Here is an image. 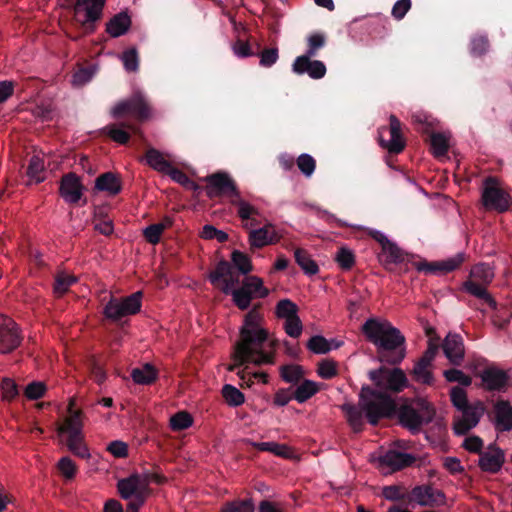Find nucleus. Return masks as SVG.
Wrapping results in <instances>:
<instances>
[{"label":"nucleus","mask_w":512,"mask_h":512,"mask_svg":"<svg viewBox=\"0 0 512 512\" xmlns=\"http://www.w3.org/2000/svg\"><path fill=\"white\" fill-rule=\"evenodd\" d=\"M208 280L214 288L232 295L235 305L241 310H246L253 298H264L269 293L263 281L256 276H246L240 281L239 273L225 259L220 260L210 271Z\"/></svg>","instance_id":"1"},{"label":"nucleus","mask_w":512,"mask_h":512,"mask_svg":"<svg viewBox=\"0 0 512 512\" xmlns=\"http://www.w3.org/2000/svg\"><path fill=\"white\" fill-rule=\"evenodd\" d=\"M273 342L268 339L267 331L258 322H244L240 330V340L233 353L234 363L228 366L234 371L246 363L255 365L273 363Z\"/></svg>","instance_id":"2"},{"label":"nucleus","mask_w":512,"mask_h":512,"mask_svg":"<svg viewBox=\"0 0 512 512\" xmlns=\"http://www.w3.org/2000/svg\"><path fill=\"white\" fill-rule=\"evenodd\" d=\"M349 425L355 432L363 427V412L370 424L376 425L379 419L390 416L395 410L393 399L385 392H379L369 387H363L360 393L359 407L344 404L341 407Z\"/></svg>","instance_id":"3"},{"label":"nucleus","mask_w":512,"mask_h":512,"mask_svg":"<svg viewBox=\"0 0 512 512\" xmlns=\"http://www.w3.org/2000/svg\"><path fill=\"white\" fill-rule=\"evenodd\" d=\"M362 331L367 339L386 350V362L398 363L405 356V338L400 331L387 322H365Z\"/></svg>","instance_id":"4"},{"label":"nucleus","mask_w":512,"mask_h":512,"mask_svg":"<svg viewBox=\"0 0 512 512\" xmlns=\"http://www.w3.org/2000/svg\"><path fill=\"white\" fill-rule=\"evenodd\" d=\"M75 399L71 398L68 404V415L64 418L57 432L59 436H66V445L70 452L75 456L89 459L90 451L84 442L83 413L79 409H74Z\"/></svg>","instance_id":"5"},{"label":"nucleus","mask_w":512,"mask_h":512,"mask_svg":"<svg viewBox=\"0 0 512 512\" xmlns=\"http://www.w3.org/2000/svg\"><path fill=\"white\" fill-rule=\"evenodd\" d=\"M63 4L71 7L74 12L73 21L83 34H91L96 30V23L102 18L106 0H63Z\"/></svg>","instance_id":"6"},{"label":"nucleus","mask_w":512,"mask_h":512,"mask_svg":"<svg viewBox=\"0 0 512 512\" xmlns=\"http://www.w3.org/2000/svg\"><path fill=\"white\" fill-rule=\"evenodd\" d=\"M493 278L494 272L491 266L486 263H478L471 268L469 278L463 283V288L467 293L481 300L490 309L495 310L497 303L486 289V286L492 282Z\"/></svg>","instance_id":"7"},{"label":"nucleus","mask_w":512,"mask_h":512,"mask_svg":"<svg viewBox=\"0 0 512 512\" xmlns=\"http://www.w3.org/2000/svg\"><path fill=\"white\" fill-rule=\"evenodd\" d=\"M481 201L488 211L505 213L512 208V197L498 178L489 176L483 181Z\"/></svg>","instance_id":"8"},{"label":"nucleus","mask_w":512,"mask_h":512,"mask_svg":"<svg viewBox=\"0 0 512 512\" xmlns=\"http://www.w3.org/2000/svg\"><path fill=\"white\" fill-rule=\"evenodd\" d=\"M143 292L136 291L128 296L111 295L103 308L107 320H120L124 317L134 316L142 307Z\"/></svg>","instance_id":"9"},{"label":"nucleus","mask_w":512,"mask_h":512,"mask_svg":"<svg viewBox=\"0 0 512 512\" xmlns=\"http://www.w3.org/2000/svg\"><path fill=\"white\" fill-rule=\"evenodd\" d=\"M117 488L122 498L131 500L128 505L139 510L149 495V480L146 476L132 475L119 480Z\"/></svg>","instance_id":"10"},{"label":"nucleus","mask_w":512,"mask_h":512,"mask_svg":"<svg viewBox=\"0 0 512 512\" xmlns=\"http://www.w3.org/2000/svg\"><path fill=\"white\" fill-rule=\"evenodd\" d=\"M411 119L417 131L429 137L434 156L441 157L446 155L449 150L448 139L443 133L432 132L434 119L421 112L412 114Z\"/></svg>","instance_id":"11"},{"label":"nucleus","mask_w":512,"mask_h":512,"mask_svg":"<svg viewBox=\"0 0 512 512\" xmlns=\"http://www.w3.org/2000/svg\"><path fill=\"white\" fill-rule=\"evenodd\" d=\"M434 416V409L425 400H418L414 406H404L399 412L402 426L416 432L420 427L429 423Z\"/></svg>","instance_id":"12"},{"label":"nucleus","mask_w":512,"mask_h":512,"mask_svg":"<svg viewBox=\"0 0 512 512\" xmlns=\"http://www.w3.org/2000/svg\"><path fill=\"white\" fill-rule=\"evenodd\" d=\"M124 114H131L140 121L150 117V104L140 91L134 92L130 98L119 102L112 110L114 118H121Z\"/></svg>","instance_id":"13"},{"label":"nucleus","mask_w":512,"mask_h":512,"mask_svg":"<svg viewBox=\"0 0 512 512\" xmlns=\"http://www.w3.org/2000/svg\"><path fill=\"white\" fill-rule=\"evenodd\" d=\"M370 379L383 390L400 392L407 387V378L403 370L399 368H380L369 372Z\"/></svg>","instance_id":"14"},{"label":"nucleus","mask_w":512,"mask_h":512,"mask_svg":"<svg viewBox=\"0 0 512 512\" xmlns=\"http://www.w3.org/2000/svg\"><path fill=\"white\" fill-rule=\"evenodd\" d=\"M458 411L460 415L455 417L453 429L457 435H464L479 423L485 412V406L481 401H475Z\"/></svg>","instance_id":"15"},{"label":"nucleus","mask_w":512,"mask_h":512,"mask_svg":"<svg viewBox=\"0 0 512 512\" xmlns=\"http://www.w3.org/2000/svg\"><path fill=\"white\" fill-rule=\"evenodd\" d=\"M207 195L212 198L215 196H228L230 200L238 197L240 192L237 189L235 181L225 172H216L206 177Z\"/></svg>","instance_id":"16"},{"label":"nucleus","mask_w":512,"mask_h":512,"mask_svg":"<svg viewBox=\"0 0 512 512\" xmlns=\"http://www.w3.org/2000/svg\"><path fill=\"white\" fill-rule=\"evenodd\" d=\"M84 190L85 186L81 178L74 172L66 173L61 177L59 194L66 203L77 205L83 198Z\"/></svg>","instance_id":"17"},{"label":"nucleus","mask_w":512,"mask_h":512,"mask_svg":"<svg viewBox=\"0 0 512 512\" xmlns=\"http://www.w3.org/2000/svg\"><path fill=\"white\" fill-rule=\"evenodd\" d=\"M465 259V253L460 252L442 261H420L416 264V268L418 271L427 274H446L459 268Z\"/></svg>","instance_id":"18"},{"label":"nucleus","mask_w":512,"mask_h":512,"mask_svg":"<svg viewBox=\"0 0 512 512\" xmlns=\"http://www.w3.org/2000/svg\"><path fill=\"white\" fill-rule=\"evenodd\" d=\"M315 56L300 55L292 63V71L297 75L308 74L312 79H321L326 74V66L320 60H313Z\"/></svg>","instance_id":"19"},{"label":"nucleus","mask_w":512,"mask_h":512,"mask_svg":"<svg viewBox=\"0 0 512 512\" xmlns=\"http://www.w3.org/2000/svg\"><path fill=\"white\" fill-rule=\"evenodd\" d=\"M415 457L408 453L389 450L379 458L380 468L385 472L396 471L411 465Z\"/></svg>","instance_id":"20"},{"label":"nucleus","mask_w":512,"mask_h":512,"mask_svg":"<svg viewBox=\"0 0 512 512\" xmlns=\"http://www.w3.org/2000/svg\"><path fill=\"white\" fill-rule=\"evenodd\" d=\"M21 337L15 322H0V352L8 353L19 346Z\"/></svg>","instance_id":"21"},{"label":"nucleus","mask_w":512,"mask_h":512,"mask_svg":"<svg viewBox=\"0 0 512 512\" xmlns=\"http://www.w3.org/2000/svg\"><path fill=\"white\" fill-rule=\"evenodd\" d=\"M389 122L390 140H381L380 144L389 153L399 154L405 148V142L401 133V122L395 115H390Z\"/></svg>","instance_id":"22"},{"label":"nucleus","mask_w":512,"mask_h":512,"mask_svg":"<svg viewBox=\"0 0 512 512\" xmlns=\"http://www.w3.org/2000/svg\"><path fill=\"white\" fill-rule=\"evenodd\" d=\"M411 498L420 506L439 505L445 500V496L440 490L429 486L415 487L411 492Z\"/></svg>","instance_id":"23"},{"label":"nucleus","mask_w":512,"mask_h":512,"mask_svg":"<svg viewBox=\"0 0 512 512\" xmlns=\"http://www.w3.org/2000/svg\"><path fill=\"white\" fill-rule=\"evenodd\" d=\"M248 241L250 249H260L269 244H274L278 241V236L272 230V225L267 224L259 229H251L249 231Z\"/></svg>","instance_id":"24"},{"label":"nucleus","mask_w":512,"mask_h":512,"mask_svg":"<svg viewBox=\"0 0 512 512\" xmlns=\"http://www.w3.org/2000/svg\"><path fill=\"white\" fill-rule=\"evenodd\" d=\"M94 190L115 196L122 190L121 178L111 171L102 173L95 179Z\"/></svg>","instance_id":"25"},{"label":"nucleus","mask_w":512,"mask_h":512,"mask_svg":"<svg viewBox=\"0 0 512 512\" xmlns=\"http://www.w3.org/2000/svg\"><path fill=\"white\" fill-rule=\"evenodd\" d=\"M446 357L454 365H459L464 358V345L462 338L456 334H448L443 344Z\"/></svg>","instance_id":"26"},{"label":"nucleus","mask_w":512,"mask_h":512,"mask_svg":"<svg viewBox=\"0 0 512 512\" xmlns=\"http://www.w3.org/2000/svg\"><path fill=\"white\" fill-rule=\"evenodd\" d=\"M494 425L497 431L512 429V405L508 401L500 400L494 405Z\"/></svg>","instance_id":"27"},{"label":"nucleus","mask_w":512,"mask_h":512,"mask_svg":"<svg viewBox=\"0 0 512 512\" xmlns=\"http://www.w3.org/2000/svg\"><path fill=\"white\" fill-rule=\"evenodd\" d=\"M129 130L134 131V126L128 122L109 124L101 129V134L110 137L114 142L127 144L130 140Z\"/></svg>","instance_id":"28"},{"label":"nucleus","mask_w":512,"mask_h":512,"mask_svg":"<svg viewBox=\"0 0 512 512\" xmlns=\"http://www.w3.org/2000/svg\"><path fill=\"white\" fill-rule=\"evenodd\" d=\"M131 23L127 12L117 13L106 23V32L113 38L120 37L128 32Z\"/></svg>","instance_id":"29"},{"label":"nucleus","mask_w":512,"mask_h":512,"mask_svg":"<svg viewBox=\"0 0 512 512\" xmlns=\"http://www.w3.org/2000/svg\"><path fill=\"white\" fill-rule=\"evenodd\" d=\"M481 380L488 390H500L506 385L507 375L502 370L488 368L481 373Z\"/></svg>","instance_id":"30"},{"label":"nucleus","mask_w":512,"mask_h":512,"mask_svg":"<svg viewBox=\"0 0 512 512\" xmlns=\"http://www.w3.org/2000/svg\"><path fill=\"white\" fill-rule=\"evenodd\" d=\"M250 444L259 451L270 452L276 456L292 459L295 457V453L291 447L286 444H280L274 441L269 442H250Z\"/></svg>","instance_id":"31"},{"label":"nucleus","mask_w":512,"mask_h":512,"mask_svg":"<svg viewBox=\"0 0 512 512\" xmlns=\"http://www.w3.org/2000/svg\"><path fill=\"white\" fill-rule=\"evenodd\" d=\"M503 461L502 452L497 448H493L480 456L479 465L482 470L494 473L501 468Z\"/></svg>","instance_id":"32"},{"label":"nucleus","mask_w":512,"mask_h":512,"mask_svg":"<svg viewBox=\"0 0 512 512\" xmlns=\"http://www.w3.org/2000/svg\"><path fill=\"white\" fill-rule=\"evenodd\" d=\"M342 344V341L336 339L327 340L323 336L315 335L309 339L307 348L315 354H326L333 349L339 348Z\"/></svg>","instance_id":"33"},{"label":"nucleus","mask_w":512,"mask_h":512,"mask_svg":"<svg viewBox=\"0 0 512 512\" xmlns=\"http://www.w3.org/2000/svg\"><path fill=\"white\" fill-rule=\"evenodd\" d=\"M145 159L150 167L164 174H166L172 166L171 163L163 157V154L155 148L147 149Z\"/></svg>","instance_id":"34"},{"label":"nucleus","mask_w":512,"mask_h":512,"mask_svg":"<svg viewBox=\"0 0 512 512\" xmlns=\"http://www.w3.org/2000/svg\"><path fill=\"white\" fill-rule=\"evenodd\" d=\"M131 377L136 384L148 385L157 378V371L151 364H145L142 367L134 368Z\"/></svg>","instance_id":"35"},{"label":"nucleus","mask_w":512,"mask_h":512,"mask_svg":"<svg viewBox=\"0 0 512 512\" xmlns=\"http://www.w3.org/2000/svg\"><path fill=\"white\" fill-rule=\"evenodd\" d=\"M298 306L290 299H281L275 308L276 316L283 320H300Z\"/></svg>","instance_id":"36"},{"label":"nucleus","mask_w":512,"mask_h":512,"mask_svg":"<svg viewBox=\"0 0 512 512\" xmlns=\"http://www.w3.org/2000/svg\"><path fill=\"white\" fill-rule=\"evenodd\" d=\"M294 258L296 263L308 275H315L319 268L317 263L311 258L310 254L302 248H297L294 251Z\"/></svg>","instance_id":"37"},{"label":"nucleus","mask_w":512,"mask_h":512,"mask_svg":"<svg viewBox=\"0 0 512 512\" xmlns=\"http://www.w3.org/2000/svg\"><path fill=\"white\" fill-rule=\"evenodd\" d=\"M232 263H230L236 273H239V278L242 275H247L252 270V263L250 258L241 251L234 250L231 254Z\"/></svg>","instance_id":"38"},{"label":"nucleus","mask_w":512,"mask_h":512,"mask_svg":"<svg viewBox=\"0 0 512 512\" xmlns=\"http://www.w3.org/2000/svg\"><path fill=\"white\" fill-rule=\"evenodd\" d=\"M255 43L257 50L260 49V44L250 37L249 40L242 39L240 36L236 39V41L232 45L233 52L236 56L240 58H246L253 55H256V52L252 50L251 41Z\"/></svg>","instance_id":"39"},{"label":"nucleus","mask_w":512,"mask_h":512,"mask_svg":"<svg viewBox=\"0 0 512 512\" xmlns=\"http://www.w3.org/2000/svg\"><path fill=\"white\" fill-rule=\"evenodd\" d=\"M319 391V386L316 382L305 380L303 381L294 392V398L299 403H303L315 395Z\"/></svg>","instance_id":"40"},{"label":"nucleus","mask_w":512,"mask_h":512,"mask_svg":"<svg viewBox=\"0 0 512 512\" xmlns=\"http://www.w3.org/2000/svg\"><path fill=\"white\" fill-rule=\"evenodd\" d=\"M193 425V417L186 411H179L172 415L169 420L171 430L179 432L186 430Z\"/></svg>","instance_id":"41"},{"label":"nucleus","mask_w":512,"mask_h":512,"mask_svg":"<svg viewBox=\"0 0 512 512\" xmlns=\"http://www.w3.org/2000/svg\"><path fill=\"white\" fill-rule=\"evenodd\" d=\"M57 469L65 481L73 480L78 472L76 463L68 456L59 459Z\"/></svg>","instance_id":"42"},{"label":"nucleus","mask_w":512,"mask_h":512,"mask_svg":"<svg viewBox=\"0 0 512 512\" xmlns=\"http://www.w3.org/2000/svg\"><path fill=\"white\" fill-rule=\"evenodd\" d=\"M231 204L238 208L237 214L243 221L249 220L254 215L259 214L258 210L254 206L241 198L240 194L238 197L231 199Z\"/></svg>","instance_id":"43"},{"label":"nucleus","mask_w":512,"mask_h":512,"mask_svg":"<svg viewBox=\"0 0 512 512\" xmlns=\"http://www.w3.org/2000/svg\"><path fill=\"white\" fill-rule=\"evenodd\" d=\"M326 45V35L315 32L307 37V50L304 55L317 56L318 51Z\"/></svg>","instance_id":"44"},{"label":"nucleus","mask_w":512,"mask_h":512,"mask_svg":"<svg viewBox=\"0 0 512 512\" xmlns=\"http://www.w3.org/2000/svg\"><path fill=\"white\" fill-rule=\"evenodd\" d=\"M222 395L228 405L236 407L244 403V394L236 387L226 384L222 388Z\"/></svg>","instance_id":"45"},{"label":"nucleus","mask_w":512,"mask_h":512,"mask_svg":"<svg viewBox=\"0 0 512 512\" xmlns=\"http://www.w3.org/2000/svg\"><path fill=\"white\" fill-rule=\"evenodd\" d=\"M425 330L427 336L429 337L428 348L420 360L427 364H431L438 351L440 337L434 338L432 335L433 331L430 327H426Z\"/></svg>","instance_id":"46"},{"label":"nucleus","mask_w":512,"mask_h":512,"mask_svg":"<svg viewBox=\"0 0 512 512\" xmlns=\"http://www.w3.org/2000/svg\"><path fill=\"white\" fill-rule=\"evenodd\" d=\"M44 172V163L43 160L37 156H33L27 168V175L35 180L37 183L42 182L44 180V176L42 173Z\"/></svg>","instance_id":"47"},{"label":"nucleus","mask_w":512,"mask_h":512,"mask_svg":"<svg viewBox=\"0 0 512 512\" xmlns=\"http://www.w3.org/2000/svg\"><path fill=\"white\" fill-rule=\"evenodd\" d=\"M296 164H297L299 170L301 171V173L305 177H311L316 169L315 159L311 155L306 154V153L301 154L297 158Z\"/></svg>","instance_id":"48"},{"label":"nucleus","mask_w":512,"mask_h":512,"mask_svg":"<svg viewBox=\"0 0 512 512\" xmlns=\"http://www.w3.org/2000/svg\"><path fill=\"white\" fill-rule=\"evenodd\" d=\"M489 48V40L485 35H475L470 42V53L479 57L484 55Z\"/></svg>","instance_id":"49"},{"label":"nucleus","mask_w":512,"mask_h":512,"mask_svg":"<svg viewBox=\"0 0 512 512\" xmlns=\"http://www.w3.org/2000/svg\"><path fill=\"white\" fill-rule=\"evenodd\" d=\"M77 281V278L65 273L57 274L54 283V292L58 295L66 293L71 285Z\"/></svg>","instance_id":"50"},{"label":"nucleus","mask_w":512,"mask_h":512,"mask_svg":"<svg viewBox=\"0 0 512 512\" xmlns=\"http://www.w3.org/2000/svg\"><path fill=\"white\" fill-rule=\"evenodd\" d=\"M122 62L128 72H136L139 68V57L136 48H130L122 53Z\"/></svg>","instance_id":"51"},{"label":"nucleus","mask_w":512,"mask_h":512,"mask_svg":"<svg viewBox=\"0 0 512 512\" xmlns=\"http://www.w3.org/2000/svg\"><path fill=\"white\" fill-rule=\"evenodd\" d=\"M430 364L419 360L413 369L414 379L423 384H430L432 382V374L429 370Z\"/></svg>","instance_id":"52"},{"label":"nucleus","mask_w":512,"mask_h":512,"mask_svg":"<svg viewBox=\"0 0 512 512\" xmlns=\"http://www.w3.org/2000/svg\"><path fill=\"white\" fill-rule=\"evenodd\" d=\"M240 380L247 386H251L254 381L266 384L268 382V375L265 372H249L247 369H242L237 372Z\"/></svg>","instance_id":"53"},{"label":"nucleus","mask_w":512,"mask_h":512,"mask_svg":"<svg viewBox=\"0 0 512 512\" xmlns=\"http://www.w3.org/2000/svg\"><path fill=\"white\" fill-rule=\"evenodd\" d=\"M282 379L287 383H296L302 377V368L298 365H286L280 369Z\"/></svg>","instance_id":"54"},{"label":"nucleus","mask_w":512,"mask_h":512,"mask_svg":"<svg viewBox=\"0 0 512 512\" xmlns=\"http://www.w3.org/2000/svg\"><path fill=\"white\" fill-rule=\"evenodd\" d=\"M0 388L4 401H12L19 393L17 384L11 378H3Z\"/></svg>","instance_id":"55"},{"label":"nucleus","mask_w":512,"mask_h":512,"mask_svg":"<svg viewBox=\"0 0 512 512\" xmlns=\"http://www.w3.org/2000/svg\"><path fill=\"white\" fill-rule=\"evenodd\" d=\"M336 261L343 270H349L355 263L353 252L345 247H341L336 254Z\"/></svg>","instance_id":"56"},{"label":"nucleus","mask_w":512,"mask_h":512,"mask_svg":"<svg viewBox=\"0 0 512 512\" xmlns=\"http://www.w3.org/2000/svg\"><path fill=\"white\" fill-rule=\"evenodd\" d=\"M254 510L255 506L251 499L228 503L222 508V512H254Z\"/></svg>","instance_id":"57"},{"label":"nucleus","mask_w":512,"mask_h":512,"mask_svg":"<svg viewBox=\"0 0 512 512\" xmlns=\"http://www.w3.org/2000/svg\"><path fill=\"white\" fill-rule=\"evenodd\" d=\"M200 235L203 239H216L220 243H224L228 240V234L226 232L218 230L212 225H205Z\"/></svg>","instance_id":"58"},{"label":"nucleus","mask_w":512,"mask_h":512,"mask_svg":"<svg viewBox=\"0 0 512 512\" xmlns=\"http://www.w3.org/2000/svg\"><path fill=\"white\" fill-rule=\"evenodd\" d=\"M382 250L387 254V262L397 264L404 261V254L395 243L390 241Z\"/></svg>","instance_id":"59"},{"label":"nucleus","mask_w":512,"mask_h":512,"mask_svg":"<svg viewBox=\"0 0 512 512\" xmlns=\"http://www.w3.org/2000/svg\"><path fill=\"white\" fill-rule=\"evenodd\" d=\"M450 397L453 405L460 410L470 405L467 400L466 391L461 387H453L450 392Z\"/></svg>","instance_id":"60"},{"label":"nucleus","mask_w":512,"mask_h":512,"mask_svg":"<svg viewBox=\"0 0 512 512\" xmlns=\"http://www.w3.org/2000/svg\"><path fill=\"white\" fill-rule=\"evenodd\" d=\"M256 55H259L260 65L263 67H271L279 58L278 49L276 47L265 48L260 53H256Z\"/></svg>","instance_id":"61"},{"label":"nucleus","mask_w":512,"mask_h":512,"mask_svg":"<svg viewBox=\"0 0 512 512\" xmlns=\"http://www.w3.org/2000/svg\"><path fill=\"white\" fill-rule=\"evenodd\" d=\"M317 373L323 379H331L337 374V365L334 361L323 360L318 364Z\"/></svg>","instance_id":"62"},{"label":"nucleus","mask_w":512,"mask_h":512,"mask_svg":"<svg viewBox=\"0 0 512 512\" xmlns=\"http://www.w3.org/2000/svg\"><path fill=\"white\" fill-rule=\"evenodd\" d=\"M163 233V226L160 224H151L143 231V235L147 242L150 244H157L160 241L161 234Z\"/></svg>","instance_id":"63"},{"label":"nucleus","mask_w":512,"mask_h":512,"mask_svg":"<svg viewBox=\"0 0 512 512\" xmlns=\"http://www.w3.org/2000/svg\"><path fill=\"white\" fill-rule=\"evenodd\" d=\"M444 376L449 382H458L463 386H469L472 382L471 378L457 369H450L444 372Z\"/></svg>","instance_id":"64"}]
</instances>
